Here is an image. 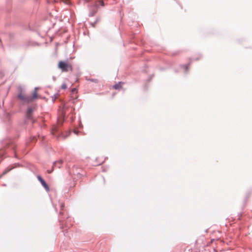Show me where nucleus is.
Wrapping results in <instances>:
<instances>
[{"mask_svg":"<svg viewBox=\"0 0 252 252\" xmlns=\"http://www.w3.org/2000/svg\"><path fill=\"white\" fill-rule=\"evenodd\" d=\"M61 208L63 209V208L64 207V204L63 203H62L61 205Z\"/></svg>","mask_w":252,"mask_h":252,"instance_id":"obj_14","label":"nucleus"},{"mask_svg":"<svg viewBox=\"0 0 252 252\" xmlns=\"http://www.w3.org/2000/svg\"><path fill=\"white\" fill-rule=\"evenodd\" d=\"M63 163V160L62 159L55 162L53 164V168H54L55 166H57L58 168H60L61 165Z\"/></svg>","mask_w":252,"mask_h":252,"instance_id":"obj_6","label":"nucleus"},{"mask_svg":"<svg viewBox=\"0 0 252 252\" xmlns=\"http://www.w3.org/2000/svg\"><path fill=\"white\" fill-rule=\"evenodd\" d=\"M34 110V108L32 107H30L28 109L26 116L28 119H31L32 118V113Z\"/></svg>","mask_w":252,"mask_h":252,"instance_id":"obj_4","label":"nucleus"},{"mask_svg":"<svg viewBox=\"0 0 252 252\" xmlns=\"http://www.w3.org/2000/svg\"><path fill=\"white\" fill-rule=\"evenodd\" d=\"M58 67L62 70V72L72 71L73 70V67L71 63L67 61H59Z\"/></svg>","mask_w":252,"mask_h":252,"instance_id":"obj_1","label":"nucleus"},{"mask_svg":"<svg viewBox=\"0 0 252 252\" xmlns=\"http://www.w3.org/2000/svg\"><path fill=\"white\" fill-rule=\"evenodd\" d=\"M65 116V106H63V111L62 112V117L63 118H64Z\"/></svg>","mask_w":252,"mask_h":252,"instance_id":"obj_8","label":"nucleus"},{"mask_svg":"<svg viewBox=\"0 0 252 252\" xmlns=\"http://www.w3.org/2000/svg\"><path fill=\"white\" fill-rule=\"evenodd\" d=\"M54 168H53V167L52 170L51 171H48V172L49 173H51L52 172V171L54 170Z\"/></svg>","mask_w":252,"mask_h":252,"instance_id":"obj_15","label":"nucleus"},{"mask_svg":"<svg viewBox=\"0 0 252 252\" xmlns=\"http://www.w3.org/2000/svg\"><path fill=\"white\" fill-rule=\"evenodd\" d=\"M77 89L76 88H73L71 90V93L72 94H75V93H77Z\"/></svg>","mask_w":252,"mask_h":252,"instance_id":"obj_11","label":"nucleus"},{"mask_svg":"<svg viewBox=\"0 0 252 252\" xmlns=\"http://www.w3.org/2000/svg\"><path fill=\"white\" fill-rule=\"evenodd\" d=\"M56 130H57L56 128H55L54 129H53V131H52L53 134H55V132L56 131Z\"/></svg>","mask_w":252,"mask_h":252,"instance_id":"obj_13","label":"nucleus"},{"mask_svg":"<svg viewBox=\"0 0 252 252\" xmlns=\"http://www.w3.org/2000/svg\"><path fill=\"white\" fill-rule=\"evenodd\" d=\"M61 1L66 4H68L70 3L69 0H61Z\"/></svg>","mask_w":252,"mask_h":252,"instance_id":"obj_9","label":"nucleus"},{"mask_svg":"<svg viewBox=\"0 0 252 252\" xmlns=\"http://www.w3.org/2000/svg\"><path fill=\"white\" fill-rule=\"evenodd\" d=\"M57 98V96H55V97L53 98V101H55V99Z\"/></svg>","mask_w":252,"mask_h":252,"instance_id":"obj_16","label":"nucleus"},{"mask_svg":"<svg viewBox=\"0 0 252 252\" xmlns=\"http://www.w3.org/2000/svg\"><path fill=\"white\" fill-rule=\"evenodd\" d=\"M123 84V83L120 82L114 85L113 86V88L115 90H119L122 88Z\"/></svg>","mask_w":252,"mask_h":252,"instance_id":"obj_7","label":"nucleus"},{"mask_svg":"<svg viewBox=\"0 0 252 252\" xmlns=\"http://www.w3.org/2000/svg\"><path fill=\"white\" fill-rule=\"evenodd\" d=\"M86 2H88L89 0H84Z\"/></svg>","mask_w":252,"mask_h":252,"instance_id":"obj_17","label":"nucleus"},{"mask_svg":"<svg viewBox=\"0 0 252 252\" xmlns=\"http://www.w3.org/2000/svg\"><path fill=\"white\" fill-rule=\"evenodd\" d=\"M29 98L32 99V101L33 99L37 98V88H35L34 92L32 93V97L28 96Z\"/></svg>","mask_w":252,"mask_h":252,"instance_id":"obj_5","label":"nucleus"},{"mask_svg":"<svg viewBox=\"0 0 252 252\" xmlns=\"http://www.w3.org/2000/svg\"><path fill=\"white\" fill-rule=\"evenodd\" d=\"M38 180L41 183L42 185L44 187V188L46 189V190L49 191V188L48 186V185L46 184V183L45 182V181L41 178V176H38L37 177Z\"/></svg>","mask_w":252,"mask_h":252,"instance_id":"obj_2","label":"nucleus"},{"mask_svg":"<svg viewBox=\"0 0 252 252\" xmlns=\"http://www.w3.org/2000/svg\"><path fill=\"white\" fill-rule=\"evenodd\" d=\"M61 88L62 89L65 90L67 88V85L65 83H63L62 86Z\"/></svg>","mask_w":252,"mask_h":252,"instance_id":"obj_10","label":"nucleus"},{"mask_svg":"<svg viewBox=\"0 0 252 252\" xmlns=\"http://www.w3.org/2000/svg\"><path fill=\"white\" fill-rule=\"evenodd\" d=\"M18 97L20 99H21L25 102H29L32 101L31 98H29L28 96H26L24 94H23L22 93H21L20 94H19Z\"/></svg>","mask_w":252,"mask_h":252,"instance_id":"obj_3","label":"nucleus"},{"mask_svg":"<svg viewBox=\"0 0 252 252\" xmlns=\"http://www.w3.org/2000/svg\"><path fill=\"white\" fill-rule=\"evenodd\" d=\"M98 2L102 5V6H103L104 5V2L102 0H99L98 1Z\"/></svg>","mask_w":252,"mask_h":252,"instance_id":"obj_12","label":"nucleus"}]
</instances>
